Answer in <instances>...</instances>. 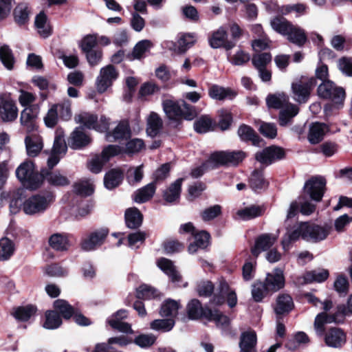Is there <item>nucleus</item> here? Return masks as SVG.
I'll return each mask as SVG.
<instances>
[{"instance_id": "nucleus-31", "label": "nucleus", "mask_w": 352, "mask_h": 352, "mask_svg": "<svg viewBox=\"0 0 352 352\" xmlns=\"http://www.w3.org/2000/svg\"><path fill=\"white\" fill-rule=\"evenodd\" d=\"M180 308L181 305L178 302L168 298L162 302L159 313L162 317H170V318H173L177 316Z\"/></svg>"}, {"instance_id": "nucleus-40", "label": "nucleus", "mask_w": 352, "mask_h": 352, "mask_svg": "<svg viewBox=\"0 0 352 352\" xmlns=\"http://www.w3.org/2000/svg\"><path fill=\"white\" fill-rule=\"evenodd\" d=\"M45 318L43 327L47 329H56L63 323L62 318L55 310L46 311Z\"/></svg>"}, {"instance_id": "nucleus-52", "label": "nucleus", "mask_w": 352, "mask_h": 352, "mask_svg": "<svg viewBox=\"0 0 352 352\" xmlns=\"http://www.w3.org/2000/svg\"><path fill=\"white\" fill-rule=\"evenodd\" d=\"M144 177L143 165L130 168L126 173V179L130 185L140 183Z\"/></svg>"}, {"instance_id": "nucleus-59", "label": "nucleus", "mask_w": 352, "mask_h": 352, "mask_svg": "<svg viewBox=\"0 0 352 352\" xmlns=\"http://www.w3.org/2000/svg\"><path fill=\"white\" fill-rule=\"evenodd\" d=\"M271 60V54L265 52L254 55L252 61L255 68H256L257 70H261V69L265 68Z\"/></svg>"}, {"instance_id": "nucleus-22", "label": "nucleus", "mask_w": 352, "mask_h": 352, "mask_svg": "<svg viewBox=\"0 0 352 352\" xmlns=\"http://www.w3.org/2000/svg\"><path fill=\"white\" fill-rule=\"evenodd\" d=\"M275 242V238L270 234H262L255 240L253 247L251 248V253L254 257H258L263 251L271 248Z\"/></svg>"}, {"instance_id": "nucleus-42", "label": "nucleus", "mask_w": 352, "mask_h": 352, "mask_svg": "<svg viewBox=\"0 0 352 352\" xmlns=\"http://www.w3.org/2000/svg\"><path fill=\"white\" fill-rule=\"evenodd\" d=\"M272 28L279 34L287 36L293 25L283 17L276 16L270 21Z\"/></svg>"}, {"instance_id": "nucleus-7", "label": "nucleus", "mask_w": 352, "mask_h": 352, "mask_svg": "<svg viewBox=\"0 0 352 352\" xmlns=\"http://www.w3.org/2000/svg\"><path fill=\"white\" fill-rule=\"evenodd\" d=\"M118 75V70L111 65L102 67L96 80V87L98 92L100 94L105 92L112 86Z\"/></svg>"}, {"instance_id": "nucleus-19", "label": "nucleus", "mask_w": 352, "mask_h": 352, "mask_svg": "<svg viewBox=\"0 0 352 352\" xmlns=\"http://www.w3.org/2000/svg\"><path fill=\"white\" fill-rule=\"evenodd\" d=\"M23 210L27 214L44 212L53 199H23Z\"/></svg>"}, {"instance_id": "nucleus-62", "label": "nucleus", "mask_w": 352, "mask_h": 352, "mask_svg": "<svg viewBox=\"0 0 352 352\" xmlns=\"http://www.w3.org/2000/svg\"><path fill=\"white\" fill-rule=\"evenodd\" d=\"M195 41L192 34H182L177 42V46L180 52H185Z\"/></svg>"}, {"instance_id": "nucleus-27", "label": "nucleus", "mask_w": 352, "mask_h": 352, "mask_svg": "<svg viewBox=\"0 0 352 352\" xmlns=\"http://www.w3.org/2000/svg\"><path fill=\"white\" fill-rule=\"evenodd\" d=\"M157 266L170 278L172 282L179 283L182 280V276L170 259L161 258L157 261Z\"/></svg>"}, {"instance_id": "nucleus-6", "label": "nucleus", "mask_w": 352, "mask_h": 352, "mask_svg": "<svg viewBox=\"0 0 352 352\" xmlns=\"http://www.w3.org/2000/svg\"><path fill=\"white\" fill-rule=\"evenodd\" d=\"M62 212L70 216L83 217L88 214L93 207L92 199H62Z\"/></svg>"}, {"instance_id": "nucleus-34", "label": "nucleus", "mask_w": 352, "mask_h": 352, "mask_svg": "<svg viewBox=\"0 0 352 352\" xmlns=\"http://www.w3.org/2000/svg\"><path fill=\"white\" fill-rule=\"evenodd\" d=\"M210 98L214 100H224L226 98L232 99L236 93L230 88H225L218 85H212L208 91Z\"/></svg>"}, {"instance_id": "nucleus-30", "label": "nucleus", "mask_w": 352, "mask_h": 352, "mask_svg": "<svg viewBox=\"0 0 352 352\" xmlns=\"http://www.w3.org/2000/svg\"><path fill=\"white\" fill-rule=\"evenodd\" d=\"M125 224L131 229H138L141 226L143 221V215L136 208H130L125 211Z\"/></svg>"}, {"instance_id": "nucleus-8", "label": "nucleus", "mask_w": 352, "mask_h": 352, "mask_svg": "<svg viewBox=\"0 0 352 352\" xmlns=\"http://www.w3.org/2000/svg\"><path fill=\"white\" fill-rule=\"evenodd\" d=\"M121 152L122 148L120 146L109 145L103 149L101 155H96L90 161V170L94 173H100L103 165L107 162L111 157L119 155Z\"/></svg>"}, {"instance_id": "nucleus-33", "label": "nucleus", "mask_w": 352, "mask_h": 352, "mask_svg": "<svg viewBox=\"0 0 352 352\" xmlns=\"http://www.w3.org/2000/svg\"><path fill=\"white\" fill-rule=\"evenodd\" d=\"M293 307V299L289 294H280L278 296L275 308V312L277 315L289 313Z\"/></svg>"}, {"instance_id": "nucleus-64", "label": "nucleus", "mask_w": 352, "mask_h": 352, "mask_svg": "<svg viewBox=\"0 0 352 352\" xmlns=\"http://www.w3.org/2000/svg\"><path fill=\"white\" fill-rule=\"evenodd\" d=\"M45 179L54 186H66L69 183L68 179L59 172H50L45 175Z\"/></svg>"}, {"instance_id": "nucleus-32", "label": "nucleus", "mask_w": 352, "mask_h": 352, "mask_svg": "<svg viewBox=\"0 0 352 352\" xmlns=\"http://www.w3.org/2000/svg\"><path fill=\"white\" fill-rule=\"evenodd\" d=\"M162 120L161 118L155 112L150 113L147 118L146 133L150 137H155L160 131L162 127Z\"/></svg>"}, {"instance_id": "nucleus-17", "label": "nucleus", "mask_w": 352, "mask_h": 352, "mask_svg": "<svg viewBox=\"0 0 352 352\" xmlns=\"http://www.w3.org/2000/svg\"><path fill=\"white\" fill-rule=\"evenodd\" d=\"M227 37L226 30L223 27H220L212 34L209 38V44L214 49L222 47L227 51L230 50L236 45V43L232 41H228Z\"/></svg>"}, {"instance_id": "nucleus-43", "label": "nucleus", "mask_w": 352, "mask_h": 352, "mask_svg": "<svg viewBox=\"0 0 352 352\" xmlns=\"http://www.w3.org/2000/svg\"><path fill=\"white\" fill-rule=\"evenodd\" d=\"M157 296V290L155 287L144 283L135 289L136 298L142 300L153 299Z\"/></svg>"}, {"instance_id": "nucleus-55", "label": "nucleus", "mask_w": 352, "mask_h": 352, "mask_svg": "<svg viewBox=\"0 0 352 352\" xmlns=\"http://www.w3.org/2000/svg\"><path fill=\"white\" fill-rule=\"evenodd\" d=\"M269 293L270 292L266 289L263 282L258 281L252 285V296L253 300L256 302H262Z\"/></svg>"}, {"instance_id": "nucleus-63", "label": "nucleus", "mask_w": 352, "mask_h": 352, "mask_svg": "<svg viewBox=\"0 0 352 352\" xmlns=\"http://www.w3.org/2000/svg\"><path fill=\"white\" fill-rule=\"evenodd\" d=\"M214 285L210 281H202L197 286V292L200 297H210L214 295Z\"/></svg>"}, {"instance_id": "nucleus-14", "label": "nucleus", "mask_w": 352, "mask_h": 352, "mask_svg": "<svg viewBox=\"0 0 352 352\" xmlns=\"http://www.w3.org/2000/svg\"><path fill=\"white\" fill-rule=\"evenodd\" d=\"M326 180L322 177H312L304 185V192L309 198H322L326 190Z\"/></svg>"}, {"instance_id": "nucleus-10", "label": "nucleus", "mask_w": 352, "mask_h": 352, "mask_svg": "<svg viewBox=\"0 0 352 352\" xmlns=\"http://www.w3.org/2000/svg\"><path fill=\"white\" fill-rule=\"evenodd\" d=\"M284 156L285 151L282 148L270 146L256 152L255 159L261 164L269 166L276 161L283 159Z\"/></svg>"}, {"instance_id": "nucleus-2", "label": "nucleus", "mask_w": 352, "mask_h": 352, "mask_svg": "<svg viewBox=\"0 0 352 352\" xmlns=\"http://www.w3.org/2000/svg\"><path fill=\"white\" fill-rule=\"evenodd\" d=\"M163 110L170 120L179 122L182 118L192 120L197 116L195 108L184 100L166 99L162 102Z\"/></svg>"}, {"instance_id": "nucleus-25", "label": "nucleus", "mask_w": 352, "mask_h": 352, "mask_svg": "<svg viewBox=\"0 0 352 352\" xmlns=\"http://www.w3.org/2000/svg\"><path fill=\"white\" fill-rule=\"evenodd\" d=\"M50 248L58 252L67 251L71 244L68 234L65 233H55L52 234L48 240Z\"/></svg>"}, {"instance_id": "nucleus-45", "label": "nucleus", "mask_w": 352, "mask_h": 352, "mask_svg": "<svg viewBox=\"0 0 352 352\" xmlns=\"http://www.w3.org/2000/svg\"><path fill=\"white\" fill-rule=\"evenodd\" d=\"M232 291L226 280H221L217 288V292L214 294L211 302L216 305H221L226 302V296Z\"/></svg>"}, {"instance_id": "nucleus-58", "label": "nucleus", "mask_w": 352, "mask_h": 352, "mask_svg": "<svg viewBox=\"0 0 352 352\" xmlns=\"http://www.w3.org/2000/svg\"><path fill=\"white\" fill-rule=\"evenodd\" d=\"M212 120L208 116H202L194 123L195 130L199 133H204L212 129Z\"/></svg>"}, {"instance_id": "nucleus-50", "label": "nucleus", "mask_w": 352, "mask_h": 352, "mask_svg": "<svg viewBox=\"0 0 352 352\" xmlns=\"http://www.w3.org/2000/svg\"><path fill=\"white\" fill-rule=\"evenodd\" d=\"M54 105L56 106L58 116L62 120L67 121L71 119L72 116V102L69 99H65Z\"/></svg>"}, {"instance_id": "nucleus-13", "label": "nucleus", "mask_w": 352, "mask_h": 352, "mask_svg": "<svg viewBox=\"0 0 352 352\" xmlns=\"http://www.w3.org/2000/svg\"><path fill=\"white\" fill-rule=\"evenodd\" d=\"M266 289L270 293L276 292L284 288L285 285V277L283 270L280 267H276L271 273H267L263 281Z\"/></svg>"}, {"instance_id": "nucleus-16", "label": "nucleus", "mask_w": 352, "mask_h": 352, "mask_svg": "<svg viewBox=\"0 0 352 352\" xmlns=\"http://www.w3.org/2000/svg\"><path fill=\"white\" fill-rule=\"evenodd\" d=\"M39 108L37 105L25 107L21 113L20 121L22 126L28 133L36 129V118L38 114Z\"/></svg>"}, {"instance_id": "nucleus-44", "label": "nucleus", "mask_w": 352, "mask_h": 352, "mask_svg": "<svg viewBox=\"0 0 352 352\" xmlns=\"http://www.w3.org/2000/svg\"><path fill=\"white\" fill-rule=\"evenodd\" d=\"M14 244L12 240L8 237L0 239V261L9 260L14 254Z\"/></svg>"}, {"instance_id": "nucleus-61", "label": "nucleus", "mask_w": 352, "mask_h": 352, "mask_svg": "<svg viewBox=\"0 0 352 352\" xmlns=\"http://www.w3.org/2000/svg\"><path fill=\"white\" fill-rule=\"evenodd\" d=\"M156 339L153 334H140L135 338L133 342L141 348H148L155 344Z\"/></svg>"}, {"instance_id": "nucleus-20", "label": "nucleus", "mask_w": 352, "mask_h": 352, "mask_svg": "<svg viewBox=\"0 0 352 352\" xmlns=\"http://www.w3.org/2000/svg\"><path fill=\"white\" fill-rule=\"evenodd\" d=\"M257 336L254 330L241 333L239 346L240 352H257Z\"/></svg>"}, {"instance_id": "nucleus-11", "label": "nucleus", "mask_w": 352, "mask_h": 352, "mask_svg": "<svg viewBox=\"0 0 352 352\" xmlns=\"http://www.w3.org/2000/svg\"><path fill=\"white\" fill-rule=\"evenodd\" d=\"M109 233V230L107 228H101L91 232L87 238L82 241L81 248L85 251L96 249L104 243Z\"/></svg>"}, {"instance_id": "nucleus-60", "label": "nucleus", "mask_w": 352, "mask_h": 352, "mask_svg": "<svg viewBox=\"0 0 352 352\" xmlns=\"http://www.w3.org/2000/svg\"><path fill=\"white\" fill-rule=\"evenodd\" d=\"M67 148L63 135L61 132L58 133H57L54 138L52 152L63 156L67 151Z\"/></svg>"}, {"instance_id": "nucleus-9", "label": "nucleus", "mask_w": 352, "mask_h": 352, "mask_svg": "<svg viewBox=\"0 0 352 352\" xmlns=\"http://www.w3.org/2000/svg\"><path fill=\"white\" fill-rule=\"evenodd\" d=\"M303 239L318 242L325 239L329 234L327 226H322L314 223H302Z\"/></svg>"}, {"instance_id": "nucleus-5", "label": "nucleus", "mask_w": 352, "mask_h": 352, "mask_svg": "<svg viewBox=\"0 0 352 352\" xmlns=\"http://www.w3.org/2000/svg\"><path fill=\"white\" fill-rule=\"evenodd\" d=\"M245 153L241 151H217L211 154L207 163H212L214 166H235L242 162Z\"/></svg>"}, {"instance_id": "nucleus-4", "label": "nucleus", "mask_w": 352, "mask_h": 352, "mask_svg": "<svg viewBox=\"0 0 352 352\" xmlns=\"http://www.w3.org/2000/svg\"><path fill=\"white\" fill-rule=\"evenodd\" d=\"M318 94L320 98L330 100L335 105H342L345 99L344 89L336 86L331 80H326L318 87Z\"/></svg>"}, {"instance_id": "nucleus-12", "label": "nucleus", "mask_w": 352, "mask_h": 352, "mask_svg": "<svg viewBox=\"0 0 352 352\" xmlns=\"http://www.w3.org/2000/svg\"><path fill=\"white\" fill-rule=\"evenodd\" d=\"M315 84L314 78L293 82L292 89L294 100L299 103L306 102L309 97L311 89Z\"/></svg>"}, {"instance_id": "nucleus-38", "label": "nucleus", "mask_w": 352, "mask_h": 352, "mask_svg": "<svg viewBox=\"0 0 352 352\" xmlns=\"http://www.w3.org/2000/svg\"><path fill=\"white\" fill-rule=\"evenodd\" d=\"M53 305L55 311L65 320H69L74 315V308L65 300H56Z\"/></svg>"}, {"instance_id": "nucleus-24", "label": "nucleus", "mask_w": 352, "mask_h": 352, "mask_svg": "<svg viewBox=\"0 0 352 352\" xmlns=\"http://www.w3.org/2000/svg\"><path fill=\"white\" fill-rule=\"evenodd\" d=\"M91 142V138L84 132L82 127H77L70 135L69 145L74 149H79Z\"/></svg>"}, {"instance_id": "nucleus-3", "label": "nucleus", "mask_w": 352, "mask_h": 352, "mask_svg": "<svg viewBox=\"0 0 352 352\" xmlns=\"http://www.w3.org/2000/svg\"><path fill=\"white\" fill-rule=\"evenodd\" d=\"M16 175L25 188L31 190L40 187L43 180V175L35 171L34 165L30 160L19 165L16 170Z\"/></svg>"}, {"instance_id": "nucleus-15", "label": "nucleus", "mask_w": 352, "mask_h": 352, "mask_svg": "<svg viewBox=\"0 0 352 352\" xmlns=\"http://www.w3.org/2000/svg\"><path fill=\"white\" fill-rule=\"evenodd\" d=\"M325 344L330 347L341 348L346 341V335L339 327H331L323 335Z\"/></svg>"}, {"instance_id": "nucleus-49", "label": "nucleus", "mask_w": 352, "mask_h": 352, "mask_svg": "<svg viewBox=\"0 0 352 352\" xmlns=\"http://www.w3.org/2000/svg\"><path fill=\"white\" fill-rule=\"evenodd\" d=\"M152 43L148 40H142L138 42L134 47L130 60L140 59L151 49Z\"/></svg>"}, {"instance_id": "nucleus-23", "label": "nucleus", "mask_w": 352, "mask_h": 352, "mask_svg": "<svg viewBox=\"0 0 352 352\" xmlns=\"http://www.w3.org/2000/svg\"><path fill=\"white\" fill-rule=\"evenodd\" d=\"M27 154L30 157L37 156L43 148V141L41 135L36 133L28 135L25 138Z\"/></svg>"}, {"instance_id": "nucleus-57", "label": "nucleus", "mask_w": 352, "mask_h": 352, "mask_svg": "<svg viewBox=\"0 0 352 352\" xmlns=\"http://www.w3.org/2000/svg\"><path fill=\"white\" fill-rule=\"evenodd\" d=\"M67 269L57 263L47 265L45 267V274L51 277H63L67 276Z\"/></svg>"}, {"instance_id": "nucleus-29", "label": "nucleus", "mask_w": 352, "mask_h": 352, "mask_svg": "<svg viewBox=\"0 0 352 352\" xmlns=\"http://www.w3.org/2000/svg\"><path fill=\"white\" fill-rule=\"evenodd\" d=\"M34 25L38 34L41 37L46 38L52 34V27L48 21L47 15L43 12H41L36 16Z\"/></svg>"}, {"instance_id": "nucleus-18", "label": "nucleus", "mask_w": 352, "mask_h": 352, "mask_svg": "<svg viewBox=\"0 0 352 352\" xmlns=\"http://www.w3.org/2000/svg\"><path fill=\"white\" fill-rule=\"evenodd\" d=\"M207 310H210V308L207 305L202 306L200 300L197 298L190 300L186 306V313L190 320L201 318L207 320L208 317Z\"/></svg>"}, {"instance_id": "nucleus-53", "label": "nucleus", "mask_w": 352, "mask_h": 352, "mask_svg": "<svg viewBox=\"0 0 352 352\" xmlns=\"http://www.w3.org/2000/svg\"><path fill=\"white\" fill-rule=\"evenodd\" d=\"M0 60L8 69L11 70L13 68L14 56L12 50L6 45L0 47Z\"/></svg>"}, {"instance_id": "nucleus-56", "label": "nucleus", "mask_w": 352, "mask_h": 352, "mask_svg": "<svg viewBox=\"0 0 352 352\" xmlns=\"http://www.w3.org/2000/svg\"><path fill=\"white\" fill-rule=\"evenodd\" d=\"M208 317L207 318V320L208 321H214L217 325H221L223 327H227L230 324V318L220 312L218 309H214V311L210 309V310H207Z\"/></svg>"}, {"instance_id": "nucleus-46", "label": "nucleus", "mask_w": 352, "mask_h": 352, "mask_svg": "<svg viewBox=\"0 0 352 352\" xmlns=\"http://www.w3.org/2000/svg\"><path fill=\"white\" fill-rule=\"evenodd\" d=\"M14 21L19 25L25 24L29 20L30 10L25 3L19 4L14 10Z\"/></svg>"}, {"instance_id": "nucleus-36", "label": "nucleus", "mask_w": 352, "mask_h": 352, "mask_svg": "<svg viewBox=\"0 0 352 352\" xmlns=\"http://www.w3.org/2000/svg\"><path fill=\"white\" fill-rule=\"evenodd\" d=\"M329 276V272L326 269H318L306 272L304 280L306 283H323Z\"/></svg>"}, {"instance_id": "nucleus-28", "label": "nucleus", "mask_w": 352, "mask_h": 352, "mask_svg": "<svg viewBox=\"0 0 352 352\" xmlns=\"http://www.w3.org/2000/svg\"><path fill=\"white\" fill-rule=\"evenodd\" d=\"M328 131V126L324 123H312L309 127L308 140L311 144H318L322 140Z\"/></svg>"}, {"instance_id": "nucleus-51", "label": "nucleus", "mask_w": 352, "mask_h": 352, "mask_svg": "<svg viewBox=\"0 0 352 352\" xmlns=\"http://www.w3.org/2000/svg\"><path fill=\"white\" fill-rule=\"evenodd\" d=\"M173 318L156 319L151 322V328L154 330L164 332L170 331L175 326Z\"/></svg>"}, {"instance_id": "nucleus-41", "label": "nucleus", "mask_w": 352, "mask_h": 352, "mask_svg": "<svg viewBox=\"0 0 352 352\" xmlns=\"http://www.w3.org/2000/svg\"><path fill=\"white\" fill-rule=\"evenodd\" d=\"M264 206L252 205L237 211V215L243 220H250L263 214Z\"/></svg>"}, {"instance_id": "nucleus-47", "label": "nucleus", "mask_w": 352, "mask_h": 352, "mask_svg": "<svg viewBox=\"0 0 352 352\" xmlns=\"http://www.w3.org/2000/svg\"><path fill=\"white\" fill-rule=\"evenodd\" d=\"M94 185L89 181H82L74 185V192L79 196L89 197L94 194Z\"/></svg>"}, {"instance_id": "nucleus-1", "label": "nucleus", "mask_w": 352, "mask_h": 352, "mask_svg": "<svg viewBox=\"0 0 352 352\" xmlns=\"http://www.w3.org/2000/svg\"><path fill=\"white\" fill-rule=\"evenodd\" d=\"M267 106L270 108L281 109L279 113V123L286 126L299 111L298 107L289 103V97L285 94H276L269 96L267 99Z\"/></svg>"}, {"instance_id": "nucleus-48", "label": "nucleus", "mask_w": 352, "mask_h": 352, "mask_svg": "<svg viewBox=\"0 0 352 352\" xmlns=\"http://www.w3.org/2000/svg\"><path fill=\"white\" fill-rule=\"evenodd\" d=\"M287 39L299 46L304 45L307 41V36L303 30L299 27L293 25L291 31L287 36Z\"/></svg>"}, {"instance_id": "nucleus-39", "label": "nucleus", "mask_w": 352, "mask_h": 352, "mask_svg": "<svg viewBox=\"0 0 352 352\" xmlns=\"http://www.w3.org/2000/svg\"><path fill=\"white\" fill-rule=\"evenodd\" d=\"M36 311V307L33 305L19 306L15 309L13 316L18 321L26 322L35 315Z\"/></svg>"}, {"instance_id": "nucleus-35", "label": "nucleus", "mask_w": 352, "mask_h": 352, "mask_svg": "<svg viewBox=\"0 0 352 352\" xmlns=\"http://www.w3.org/2000/svg\"><path fill=\"white\" fill-rule=\"evenodd\" d=\"M238 135L242 141L252 142V144L258 146L261 139L255 131L249 126L242 124L238 129Z\"/></svg>"}, {"instance_id": "nucleus-21", "label": "nucleus", "mask_w": 352, "mask_h": 352, "mask_svg": "<svg viewBox=\"0 0 352 352\" xmlns=\"http://www.w3.org/2000/svg\"><path fill=\"white\" fill-rule=\"evenodd\" d=\"M194 241L190 243L188 247V251L190 254H194L198 250H204L210 245L211 239L210 234L206 230L197 231L192 236Z\"/></svg>"}, {"instance_id": "nucleus-37", "label": "nucleus", "mask_w": 352, "mask_h": 352, "mask_svg": "<svg viewBox=\"0 0 352 352\" xmlns=\"http://www.w3.org/2000/svg\"><path fill=\"white\" fill-rule=\"evenodd\" d=\"M123 179V173L119 169H111L106 173L104 184L107 188L113 189L120 184Z\"/></svg>"}, {"instance_id": "nucleus-26", "label": "nucleus", "mask_w": 352, "mask_h": 352, "mask_svg": "<svg viewBox=\"0 0 352 352\" xmlns=\"http://www.w3.org/2000/svg\"><path fill=\"white\" fill-rule=\"evenodd\" d=\"M131 136V130L126 121L120 122L111 133L106 135L109 142L126 140Z\"/></svg>"}, {"instance_id": "nucleus-54", "label": "nucleus", "mask_w": 352, "mask_h": 352, "mask_svg": "<svg viewBox=\"0 0 352 352\" xmlns=\"http://www.w3.org/2000/svg\"><path fill=\"white\" fill-rule=\"evenodd\" d=\"M250 184L252 190L255 191L263 189L267 186V183L263 178V172L261 170H254L252 173L250 179Z\"/></svg>"}]
</instances>
